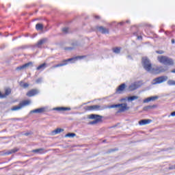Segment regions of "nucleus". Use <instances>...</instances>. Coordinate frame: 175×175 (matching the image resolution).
<instances>
[{"label":"nucleus","instance_id":"nucleus-19","mask_svg":"<svg viewBox=\"0 0 175 175\" xmlns=\"http://www.w3.org/2000/svg\"><path fill=\"white\" fill-rule=\"evenodd\" d=\"M43 28H44V26H43V24L42 23H37L36 25V29H37V31H43Z\"/></svg>","mask_w":175,"mask_h":175},{"label":"nucleus","instance_id":"nucleus-12","mask_svg":"<svg viewBox=\"0 0 175 175\" xmlns=\"http://www.w3.org/2000/svg\"><path fill=\"white\" fill-rule=\"evenodd\" d=\"M44 111H46V107H41V108H38V109H36L31 110L30 111V113H36L37 114H40L42 113H44Z\"/></svg>","mask_w":175,"mask_h":175},{"label":"nucleus","instance_id":"nucleus-13","mask_svg":"<svg viewBox=\"0 0 175 175\" xmlns=\"http://www.w3.org/2000/svg\"><path fill=\"white\" fill-rule=\"evenodd\" d=\"M125 88H126V84L122 83L116 89L117 94H120L121 92H122V91H124L125 90Z\"/></svg>","mask_w":175,"mask_h":175},{"label":"nucleus","instance_id":"nucleus-33","mask_svg":"<svg viewBox=\"0 0 175 175\" xmlns=\"http://www.w3.org/2000/svg\"><path fill=\"white\" fill-rule=\"evenodd\" d=\"M150 99V102H154V100H157V99H159V96H150L149 97Z\"/></svg>","mask_w":175,"mask_h":175},{"label":"nucleus","instance_id":"nucleus-11","mask_svg":"<svg viewBox=\"0 0 175 175\" xmlns=\"http://www.w3.org/2000/svg\"><path fill=\"white\" fill-rule=\"evenodd\" d=\"M39 94V90L36 89H32L27 93V96L29 98L32 96H35V95H38Z\"/></svg>","mask_w":175,"mask_h":175},{"label":"nucleus","instance_id":"nucleus-47","mask_svg":"<svg viewBox=\"0 0 175 175\" xmlns=\"http://www.w3.org/2000/svg\"><path fill=\"white\" fill-rule=\"evenodd\" d=\"M137 39H142V36H138Z\"/></svg>","mask_w":175,"mask_h":175},{"label":"nucleus","instance_id":"nucleus-1","mask_svg":"<svg viewBox=\"0 0 175 175\" xmlns=\"http://www.w3.org/2000/svg\"><path fill=\"white\" fill-rule=\"evenodd\" d=\"M142 64L145 70L150 72V73H154L155 75L167 72V70H169V67H167V66H160L156 68H152L151 62H150V59L146 57H142Z\"/></svg>","mask_w":175,"mask_h":175},{"label":"nucleus","instance_id":"nucleus-34","mask_svg":"<svg viewBox=\"0 0 175 175\" xmlns=\"http://www.w3.org/2000/svg\"><path fill=\"white\" fill-rule=\"evenodd\" d=\"M62 31L64 33H68V32H69V27H64Z\"/></svg>","mask_w":175,"mask_h":175},{"label":"nucleus","instance_id":"nucleus-28","mask_svg":"<svg viewBox=\"0 0 175 175\" xmlns=\"http://www.w3.org/2000/svg\"><path fill=\"white\" fill-rule=\"evenodd\" d=\"M28 105H29V100H23L21 103V106H22V107H24V106H28Z\"/></svg>","mask_w":175,"mask_h":175},{"label":"nucleus","instance_id":"nucleus-3","mask_svg":"<svg viewBox=\"0 0 175 175\" xmlns=\"http://www.w3.org/2000/svg\"><path fill=\"white\" fill-rule=\"evenodd\" d=\"M83 58H84V56H77L75 57L64 59L62 62V63L54 66L53 68H59L61 66H65L66 65H68V62H71V61H77V59H83Z\"/></svg>","mask_w":175,"mask_h":175},{"label":"nucleus","instance_id":"nucleus-21","mask_svg":"<svg viewBox=\"0 0 175 175\" xmlns=\"http://www.w3.org/2000/svg\"><path fill=\"white\" fill-rule=\"evenodd\" d=\"M61 132H64V129L57 128L52 132V134L53 135H58V133H61Z\"/></svg>","mask_w":175,"mask_h":175},{"label":"nucleus","instance_id":"nucleus-25","mask_svg":"<svg viewBox=\"0 0 175 175\" xmlns=\"http://www.w3.org/2000/svg\"><path fill=\"white\" fill-rule=\"evenodd\" d=\"M113 52L115 53V54H120V53H121V48L115 47L113 49Z\"/></svg>","mask_w":175,"mask_h":175},{"label":"nucleus","instance_id":"nucleus-2","mask_svg":"<svg viewBox=\"0 0 175 175\" xmlns=\"http://www.w3.org/2000/svg\"><path fill=\"white\" fill-rule=\"evenodd\" d=\"M157 59L163 65H167L168 66H173L174 65V60L167 56H158Z\"/></svg>","mask_w":175,"mask_h":175},{"label":"nucleus","instance_id":"nucleus-36","mask_svg":"<svg viewBox=\"0 0 175 175\" xmlns=\"http://www.w3.org/2000/svg\"><path fill=\"white\" fill-rule=\"evenodd\" d=\"M143 102L144 103H148V102H151L150 97L145 98Z\"/></svg>","mask_w":175,"mask_h":175},{"label":"nucleus","instance_id":"nucleus-9","mask_svg":"<svg viewBox=\"0 0 175 175\" xmlns=\"http://www.w3.org/2000/svg\"><path fill=\"white\" fill-rule=\"evenodd\" d=\"M33 66V63L32 62H29L28 63H26L22 66H18L16 68V70H24V69H27V68H32Z\"/></svg>","mask_w":175,"mask_h":175},{"label":"nucleus","instance_id":"nucleus-39","mask_svg":"<svg viewBox=\"0 0 175 175\" xmlns=\"http://www.w3.org/2000/svg\"><path fill=\"white\" fill-rule=\"evenodd\" d=\"M156 53L157 54H163V51H157Z\"/></svg>","mask_w":175,"mask_h":175},{"label":"nucleus","instance_id":"nucleus-26","mask_svg":"<svg viewBox=\"0 0 175 175\" xmlns=\"http://www.w3.org/2000/svg\"><path fill=\"white\" fill-rule=\"evenodd\" d=\"M46 68V63H44L37 67V70H43Z\"/></svg>","mask_w":175,"mask_h":175},{"label":"nucleus","instance_id":"nucleus-6","mask_svg":"<svg viewBox=\"0 0 175 175\" xmlns=\"http://www.w3.org/2000/svg\"><path fill=\"white\" fill-rule=\"evenodd\" d=\"M106 109H109V106L107 105H92L88 107V110L92 111V110H96V111H102V110H106Z\"/></svg>","mask_w":175,"mask_h":175},{"label":"nucleus","instance_id":"nucleus-14","mask_svg":"<svg viewBox=\"0 0 175 175\" xmlns=\"http://www.w3.org/2000/svg\"><path fill=\"white\" fill-rule=\"evenodd\" d=\"M46 42H47V38H42L37 42V44H36V47L40 49L42 44H44V43H46Z\"/></svg>","mask_w":175,"mask_h":175},{"label":"nucleus","instance_id":"nucleus-46","mask_svg":"<svg viewBox=\"0 0 175 175\" xmlns=\"http://www.w3.org/2000/svg\"><path fill=\"white\" fill-rule=\"evenodd\" d=\"M126 23H127V24H129V23H131L129 21H126Z\"/></svg>","mask_w":175,"mask_h":175},{"label":"nucleus","instance_id":"nucleus-49","mask_svg":"<svg viewBox=\"0 0 175 175\" xmlns=\"http://www.w3.org/2000/svg\"><path fill=\"white\" fill-rule=\"evenodd\" d=\"M117 126H112V128H116Z\"/></svg>","mask_w":175,"mask_h":175},{"label":"nucleus","instance_id":"nucleus-35","mask_svg":"<svg viewBox=\"0 0 175 175\" xmlns=\"http://www.w3.org/2000/svg\"><path fill=\"white\" fill-rule=\"evenodd\" d=\"M64 49H65L66 51H72V50H74L75 48L72 47V46H69V47H66V48H64Z\"/></svg>","mask_w":175,"mask_h":175},{"label":"nucleus","instance_id":"nucleus-37","mask_svg":"<svg viewBox=\"0 0 175 175\" xmlns=\"http://www.w3.org/2000/svg\"><path fill=\"white\" fill-rule=\"evenodd\" d=\"M169 117H175V111H172L170 115L169 116Z\"/></svg>","mask_w":175,"mask_h":175},{"label":"nucleus","instance_id":"nucleus-10","mask_svg":"<svg viewBox=\"0 0 175 175\" xmlns=\"http://www.w3.org/2000/svg\"><path fill=\"white\" fill-rule=\"evenodd\" d=\"M12 92V90L10 88H6L5 89V94H2V92H0V98L3 99V98H6L8 95H10Z\"/></svg>","mask_w":175,"mask_h":175},{"label":"nucleus","instance_id":"nucleus-41","mask_svg":"<svg viewBox=\"0 0 175 175\" xmlns=\"http://www.w3.org/2000/svg\"><path fill=\"white\" fill-rule=\"evenodd\" d=\"M171 42H172V44H174V43H175L174 39H172Z\"/></svg>","mask_w":175,"mask_h":175},{"label":"nucleus","instance_id":"nucleus-24","mask_svg":"<svg viewBox=\"0 0 175 175\" xmlns=\"http://www.w3.org/2000/svg\"><path fill=\"white\" fill-rule=\"evenodd\" d=\"M136 99H139V96H130L128 97V100L132 102L133 100H136Z\"/></svg>","mask_w":175,"mask_h":175},{"label":"nucleus","instance_id":"nucleus-16","mask_svg":"<svg viewBox=\"0 0 175 175\" xmlns=\"http://www.w3.org/2000/svg\"><path fill=\"white\" fill-rule=\"evenodd\" d=\"M96 28L101 32V33H109V29L103 27V26L97 27Z\"/></svg>","mask_w":175,"mask_h":175},{"label":"nucleus","instance_id":"nucleus-5","mask_svg":"<svg viewBox=\"0 0 175 175\" xmlns=\"http://www.w3.org/2000/svg\"><path fill=\"white\" fill-rule=\"evenodd\" d=\"M89 118L90 120H94L89 123L90 125H95V124H98V122L102 121V116L96 114H90Z\"/></svg>","mask_w":175,"mask_h":175},{"label":"nucleus","instance_id":"nucleus-45","mask_svg":"<svg viewBox=\"0 0 175 175\" xmlns=\"http://www.w3.org/2000/svg\"><path fill=\"white\" fill-rule=\"evenodd\" d=\"M113 151H116V149H112V150H109V152H111Z\"/></svg>","mask_w":175,"mask_h":175},{"label":"nucleus","instance_id":"nucleus-4","mask_svg":"<svg viewBox=\"0 0 175 175\" xmlns=\"http://www.w3.org/2000/svg\"><path fill=\"white\" fill-rule=\"evenodd\" d=\"M117 107H119L120 113H122L125 111V110H129L128 104L126 103L114 104V105H111V106H109V109H116Z\"/></svg>","mask_w":175,"mask_h":175},{"label":"nucleus","instance_id":"nucleus-7","mask_svg":"<svg viewBox=\"0 0 175 175\" xmlns=\"http://www.w3.org/2000/svg\"><path fill=\"white\" fill-rule=\"evenodd\" d=\"M142 87V83L140 81H135L132 83L129 87H128V91L132 92L137 90V88H140Z\"/></svg>","mask_w":175,"mask_h":175},{"label":"nucleus","instance_id":"nucleus-48","mask_svg":"<svg viewBox=\"0 0 175 175\" xmlns=\"http://www.w3.org/2000/svg\"><path fill=\"white\" fill-rule=\"evenodd\" d=\"M128 58H131V55H128Z\"/></svg>","mask_w":175,"mask_h":175},{"label":"nucleus","instance_id":"nucleus-30","mask_svg":"<svg viewBox=\"0 0 175 175\" xmlns=\"http://www.w3.org/2000/svg\"><path fill=\"white\" fill-rule=\"evenodd\" d=\"M154 107H155V105L146 106L144 107L143 110H144L145 111H147V110H148L150 109H154Z\"/></svg>","mask_w":175,"mask_h":175},{"label":"nucleus","instance_id":"nucleus-42","mask_svg":"<svg viewBox=\"0 0 175 175\" xmlns=\"http://www.w3.org/2000/svg\"><path fill=\"white\" fill-rule=\"evenodd\" d=\"M120 25H124V22H120L118 23Z\"/></svg>","mask_w":175,"mask_h":175},{"label":"nucleus","instance_id":"nucleus-20","mask_svg":"<svg viewBox=\"0 0 175 175\" xmlns=\"http://www.w3.org/2000/svg\"><path fill=\"white\" fill-rule=\"evenodd\" d=\"M44 151V149L43 148H38L35 149L31 151V152H36V154H43Z\"/></svg>","mask_w":175,"mask_h":175},{"label":"nucleus","instance_id":"nucleus-17","mask_svg":"<svg viewBox=\"0 0 175 175\" xmlns=\"http://www.w3.org/2000/svg\"><path fill=\"white\" fill-rule=\"evenodd\" d=\"M55 110H57V111H66L71 110V109L70 107H61L55 108Z\"/></svg>","mask_w":175,"mask_h":175},{"label":"nucleus","instance_id":"nucleus-23","mask_svg":"<svg viewBox=\"0 0 175 175\" xmlns=\"http://www.w3.org/2000/svg\"><path fill=\"white\" fill-rule=\"evenodd\" d=\"M71 46H72V47H73L75 49V47H77V46H79L80 44L79 43V41L77 40H72L70 42Z\"/></svg>","mask_w":175,"mask_h":175},{"label":"nucleus","instance_id":"nucleus-43","mask_svg":"<svg viewBox=\"0 0 175 175\" xmlns=\"http://www.w3.org/2000/svg\"><path fill=\"white\" fill-rule=\"evenodd\" d=\"M171 73H175V68L171 70Z\"/></svg>","mask_w":175,"mask_h":175},{"label":"nucleus","instance_id":"nucleus-44","mask_svg":"<svg viewBox=\"0 0 175 175\" xmlns=\"http://www.w3.org/2000/svg\"><path fill=\"white\" fill-rule=\"evenodd\" d=\"M29 133H25V136H29Z\"/></svg>","mask_w":175,"mask_h":175},{"label":"nucleus","instance_id":"nucleus-40","mask_svg":"<svg viewBox=\"0 0 175 175\" xmlns=\"http://www.w3.org/2000/svg\"><path fill=\"white\" fill-rule=\"evenodd\" d=\"M94 18L96 19V20H99L100 18V16H98V15H95L94 16Z\"/></svg>","mask_w":175,"mask_h":175},{"label":"nucleus","instance_id":"nucleus-31","mask_svg":"<svg viewBox=\"0 0 175 175\" xmlns=\"http://www.w3.org/2000/svg\"><path fill=\"white\" fill-rule=\"evenodd\" d=\"M42 82H43V78L42 77L38 78L36 80V84H42Z\"/></svg>","mask_w":175,"mask_h":175},{"label":"nucleus","instance_id":"nucleus-27","mask_svg":"<svg viewBox=\"0 0 175 175\" xmlns=\"http://www.w3.org/2000/svg\"><path fill=\"white\" fill-rule=\"evenodd\" d=\"M20 85H21V87H23V88H28V87H29V84H28L27 83H25L23 81H21Z\"/></svg>","mask_w":175,"mask_h":175},{"label":"nucleus","instance_id":"nucleus-8","mask_svg":"<svg viewBox=\"0 0 175 175\" xmlns=\"http://www.w3.org/2000/svg\"><path fill=\"white\" fill-rule=\"evenodd\" d=\"M167 76H161L157 78H155L153 80V84H161L162 83H165V81H167Z\"/></svg>","mask_w":175,"mask_h":175},{"label":"nucleus","instance_id":"nucleus-50","mask_svg":"<svg viewBox=\"0 0 175 175\" xmlns=\"http://www.w3.org/2000/svg\"><path fill=\"white\" fill-rule=\"evenodd\" d=\"M122 100H125V98H122Z\"/></svg>","mask_w":175,"mask_h":175},{"label":"nucleus","instance_id":"nucleus-38","mask_svg":"<svg viewBox=\"0 0 175 175\" xmlns=\"http://www.w3.org/2000/svg\"><path fill=\"white\" fill-rule=\"evenodd\" d=\"M175 169V165H171L169 167V170H173Z\"/></svg>","mask_w":175,"mask_h":175},{"label":"nucleus","instance_id":"nucleus-32","mask_svg":"<svg viewBox=\"0 0 175 175\" xmlns=\"http://www.w3.org/2000/svg\"><path fill=\"white\" fill-rule=\"evenodd\" d=\"M167 83L168 85H175V81L174 80H168Z\"/></svg>","mask_w":175,"mask_h":175},{"label":"nucleus","instance_id":"nucleus-29","mask_svg":"<svg viewBox=\"0 0 175 175\" xmlns=\"http://www.w3.org/2000/svg\"><path fill=\"white\" fill-rule=\"evenodd\" d=\"M76 136V133H68L66 134L65 137H75Z\"/></svg>","mask_w":175,"mask_h":175},{"label":"nucleus","instance_id":"nucleus-15","mask_svg":"<svg viewBox=\"0 0 175 175\" xmlns=\"http://www.w3.org/2000/svg\"><path fill=\"white\" fill-rule=\"evenodd\" d=\"M152 120L151 119H142L139 121V125H148V124H151Z\"/></svg>","mask_w":175,"mask_h":175},{"label":"nucleus","instance_id":"nucleus-22","mask_svg":"<svg viewBox=\"0 0 175 175\" xmlns=\"http://www.w3.org/2000/svg\"><path fill=\"white\" fill-rule=\"evenodd\" d=\"M21 109H23V107L21 106V104L20 103L18 106L13 107L11 110L12 111H17V110H21Z\"/></svg>","mask_w":175,"mask_h":175},{"label":"nucleus","instance_id":"nucleus-18","mask_svg":"<svg viewBox=\"0 0 175 175\" xmlns=\"http://www.w3.org/2000/svg\"><path fill=\"white\" fill-rule=\"evenodd\" d=\"M18 148H14L13 149H11L10 150H8L6 152H5V155H10V154H15V152H17V151H18Z\"/></svg>","mask_w":175,"mask_h":175}]
</instances>
